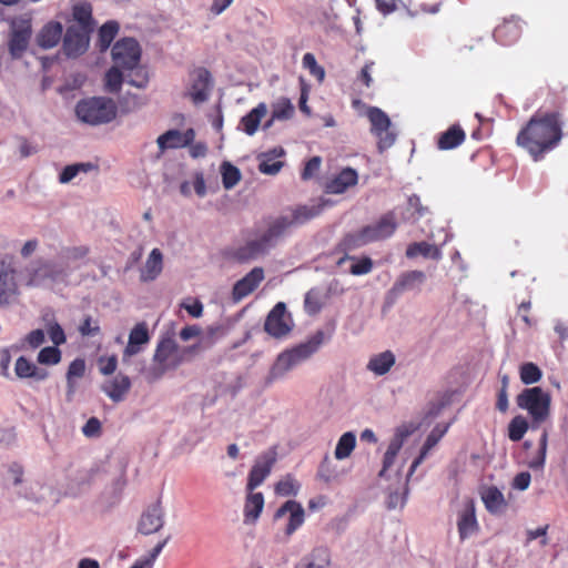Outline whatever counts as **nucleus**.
<instances>
[{
  "mask_svg": "<svg viewBox=\"0 0 568 568\" xmlns=\"http://www.w3.org/2000/svg\"><path fill=\"white\" fill-rule=\"evenodd\" d=\"M88 254L84 246L63 248L55 260L39 261L29 271L28 285L34 287L54 288L64 285L69 275L77 267L75 262Z\"/></svg>",
  "mask_w": 568,
  "mask_h": 568,
  "instance_id": "obj_1",
  "label": "nucleus"
},
{
  "mask_svg": "<svg viewBox=\"0 0 568 568\" xmlns=\"http://www.w3.org/2000/svg\"><path fill=\"white\" fill-rule=\"evenodd\" d=\"M561 136V124L557 113H548L540 118L535 115L518 133L517 144L538 161L546 151L559 143Z\"/></svg>",
  "mask_w": 568,
  "mask_h": 568,
  "instance_id": "obj_2",
  "label": "nucleus"
},
{
  "mask_svg": "<svg viewBox=\"0 0 568 568\" xmlns=\"http://www.w3.org/2000/svg\"><path fill=\"white\" fill-rule=\"evenodd\" d=\"M323 343L324 333L318 331L305 342L281 352L270 367L265 377V384L270 386L283 381L290 372L308 361L321 348Z\"/></svg>",
  "mask_w": 568,
  "mask_h": 568,
  "instance_id": "obj_3",
  "label": "nucleus"
},
{
  "mask_svg": "<svg viewBox=\"0 0 568 568\" xmlns=\"http://www.w3.org/2000/svg\"><path fill=\"white\" fill-rule=\"evenodd\" d=\"M112 59L115 65L128 71V83L138 89H143L149 82L146 72L139 67L141 48L136 40L124 38L112 48Z\"/></svg>",
  "mask_w": 568,
  "mask_h": 568,
  "instance_id": "obj_4",
  "label": "nucleus"
},
{
  "mask_svg": "<svg viewBox=\"0 0 568 568\" xmlns=\"http://www.w3.org/2000/svg\"><path fill=\"white\" fill-rule=\"evenodd\" d=\"M290 219L280 216L273 220L268 227L256 237L247 241L237 251L241 261H253L267 254L290 229Z\"/></svg>",
  "mask_w": 568,
  "mask_h": 568,
  "instance_id": "obj_5",
  "label": "nucleus"
},
{
  "mask_svg": "<svg viewBox=\"0 0 568 568\" xmlns=\"http://www.w3.org/2000/svg\"><path fill=\"white\" fill-rule=\"evenodd\" d=\"M416 429L417 426L414 423L402 424L395 429L383 457L382 469L378 473L381 478H395L397 481H400L405 460H398V454L405 440L415 433Z\"/></svg>",
  "mask_w": 568,
  "mask_h": 568,
  "instance_id": "obj_6",
  "label": "nucleus"
},
{
  "mask_svg": "<svg viewBox=\"0 0 568 568\" xmlns=\"http://www.w3.org/2000/svg\"><path fill=\"white\" fill-rule=\"evenodd\" d=\"M182 359L176 342L172 337L161 338L153 354L152 364L144 371L145 378L149 382L160 379L166 372L176 369Z\"/></svg>",
  "mask_w": 568,
  "mask_h": 568,
  "instance_id": "obj_7",
  "label": "nucleus"
},
{
  "mask_svg": "<svg viewBox=\"0 0 568 568\" xmlns=\"http://www.w3.org/2000/svg\"><path fill=\"white\" fill-rule=\"evenodd\" d=\"M75 114L78 120L85 124L99 125L115 118L116 106L111 99L89 98L77 103Z\"/></svg>",
  "mask_w": 568,
  "mask_h": 568,
  "instance_id": "obj_8",
  "label": "nucleus"
},
{
  "mask_svg": "<svg viewBox=\"0 0 568 568\" xmlns=\"http://www.w3.org/2000/svg\"><path fill=\"white\" fill-rule=\"evenodd\" d=\"M21 498L39 509L47 510L60 503L62 493L48 478L37 477L30 479L28 486L21 490Z\"/></svg>",
  "mask_w": 568,
  "mask_h": 568,
  "instance_id": "obj_9",
  "label": "nucleus"
},
{
  "mask_svg": "<svg viewBox=\"0 0 568 568\" xmlns=\"http://www.w3.org/2000/svg\"><path fill=\"white\" fill-rule=\"evenodd\" d=\"M397 229L394 213H387L379 220L349 234L348 241L353 246H364L390 237Z\"/></svg>",
  "mask_w": 568,
  "mask_h": 568,
  "instance_id": "obj_10",
  "label": "nucleus"
},
{
  "mask_svg": "<svg viewBox=\"0 0 568 568\" xmlns=\"http://www.w3.org/2000/svg\"><path fill=\"white\" fill-rule=\"evenodd\" d=\"M550 403V395L537 386L526 388L517 396V405L528 412L532 418L534 427L549 417Z\"/></svg>",
  "mask_w": 568,
  "mask_h": 568,
  "instance_id": "obj_11",
  "label": "nucleus"
},
{
  "mask_svg": "<svg viewBox=\"0 0 568 568\" xmlns=\"http://www.w3.org/2000/svg\"><path fill=\"white\" fill-rule=\"evenodd\" d=\"M366 116L371 122V132L377 138V146L381 152L390 148L396 140V134L390 131V119L388 115L376 106H369Z\"/></svg>",
  "mask_w": 568,
  "mask_h": 568,
  "instance_id": "obj_12",
  "label": "nucleus"
},
{
  "mask_svg": "<svg viewBox=\"0 0 568 568\" xmlns=\"http://www.w3.org/2000/svg\"><path fill=\"white\" fill-rule=\"evenodd\" d=\"M294 327L291 314L283 302H278L268 313L264 323L265 332L275 338H282L290 334Z\"/></svg>",
  "mask_w": 568,
  "mask_h": 568,
  "instance_id": "obj_13",
  "label": "nucleus"
},
{
  "mask_svg": "<svg viewBox=\"0 0 568 568\" xmlns=\"http://www.w3.org/2000/svg\"><path fill=\"white\" fill-rule=\"evenodd\" d=\"M31 38V22L28 19L14 20L11 24L9 52L13 59L20 58L28 48Z\"/></svg>",
  "mask_w": 568,
  "mask_h": 568,
  "instance_id": "obj_14",
  "label": "nucleus"
},
{
  "mask_svg": "<svg viewBox=\"0 0 568 568\" xmlns=\"http://www.w3.org/2000/svg\"><path fill=\"white\" fill-rule=\"evenodd\" d=\"M276 459L277 454L275 449H268L256 458L255 464L248 474L246 486L248 491H253L256 487L262 485L265 478L271 474Z\"/></svg>",
  "mask_w": 568,
  "mask_h": 568,
  "instance_id": "obj_15",
  "label": "nucleus"
},
{
  "mask_svg": "<svg viewBox=\"0 0 568 568\" xmlns=\"http://www.w3.org/2000/svg\"><path fill=\"white\" fill-rule=\"evenodd\" d=\"M211 89V74L206 69L199 68L190 74V87L186 94L194 104H200L206 101Z\"/></svg>",
  "mask_w": 568,
  "mask_h": 568,
  "instance_id": "obj_16",
  "label": "nucleus"
},
{
  "mask_svg": "<svg viewBox=\"0 0 568 568\" xmlns=\"http://www.w3.org/2000/svg\"><path fill=\"white\" fill-rule=\"evenodd\" d=\"M90 43V33L83 28L70 26L63 39L64 53L70 58L83 54Z\"/></svg>",
  "mask_w": 568,
  "mask_h": 568,
  "instance_id": "obj_17",
  "label": "nucleus"
},
{
  "mask_svg": "<svg viewBox=\"0 0 568 568\" xmlns=\"http://www.w3.org/2000/svg\"><path fill=\"white\" fill-rule=\"evenodd\" d=\"M18 293L17 272L11 262L0 261V305L10 304Z\"/></svg>",
  "mask_w": 568,
  "mask_h": 568,
  "instance_id": "obj_18",
  "label": "nucleus"
},
{
  "mask_svg": "<svg viewBox=\"0 0 568 568\" xmlns=\"http://www.w3.org/2000/svg\"><path fill=\"white\" fill-rule=\"evenodd\" d=\"M165 523V511L158 500L150 505L141 515L138 523V530L143 535L158 532Z\"/></svg>",
  "mask_w": 568,
  "mask_h": 568,
  "instance_id": "obj_19",
  "label": "nucleus"
},
{
  "mask_svg": "<svg viewBox=\"0 0 568 568\" xmlns=\"http://www.w3.org/2000/svg\"><path fill=\"white\" fill-rule=\"evenodd\" d=\"M150 342L146 323H138L130 332L128 344L122 354V362L128 364L131 357L140 354Z\"/></svg>",
  "mask_w": 568,
  "mask_h": 568,
  "instance_id": "obj_20",
  "label": "nucleus"
},
{
  "mask_svg": "<svg viewBox=\"0 0 568 568\" xmlns=\"http://www.w3.org/2000/svg\"><path fill=\"white\" fill-rule=\"evenodd\" d=\"M457 529L462 540L470 538L479 530L474 500L467 499L464 501L462 509L458 511Z\"/></svg>",
  "mask_w": 568,
  "mask_h": 568,
  "instance_id": "obj_21",
  "label": "nucleus"
},
{
  "mask_svg": "<svg viewBox=\"0 0 568 568\" xmlns=\"http://www.w3.org/2000/svg\"><path fill=\"white\" fill-rule=\"evenodd\" d=\"M264 270L260 266L252 268L244 277L239 280L232 290V300L237 303L253 293L264 280Z\"/></svg>",
  "mask_w": 568,
  "mask_h": 568,
  "instance_id": "obj_22",
  "label": "nucleus"
},
{
  "mask_svg": "<svg viewBox=\"0 0 568 568\" xmlns=\"http://www.w3.org/2000/svg\"><path fill=\"white\" fill-rule=\"evenodd\" d=\"M286 516L288 523L285 528V531L287 535H292L304 523V508L300 503L295 500H287L276 510L274 518L278 520Z\"/></svg>",
  "mask_w": 568,
  "mask_h": 568,
  "instance_id": "obj_23",
  "label": "nucleus"
},
{
  "mask_svg": "<svg viewBox=\"0 0 568 568\" xmlns=\"http://www.w3.org/2000/svg\"><path fill=\"white\" fill-rule=\"evenodd\" d=\"M195 133L193 129L186 131L169 130L156 139L161 152L168 149L184 148L193 142Z\"/></svg>",
  "mask_w": 568,
  "mask_h": 568,
  "instance_id": "obj_24",
  "label": "nucleus"
},
{
  "mask_svg": "<svg viewBox=\"0 0 568 568\" xmlns=\"http://www.w3.org/2000/svg\"><path fill=\"white\" fill-rule=\"evenodd\" d=\"M425 281L426 274L422 271L414 270L404 272L397 277L389 293L398 296L404 292L419 288Z\"/></svg>",
  "mask_w": 568,
  "mask_h": 568,
  "instance_id": "obj_25",
  "label": "nucleus"
},
{
  "mask_svg": "<svg viewBox=\"0 0 568 568\" xmlns=\"http://www.w3.org/2000/svg\"><path fill=\"white\" fill-rule=\"evenodd\" d=\"M131 388V381L126 375L118 374L102 385L103 393L114 403L122 402Z\"/></svg>",
  "mask_w": 568,
  "mask_h": 568,
  "instance_id": "obj_26",
  "label": "nucleus"
},
{
  "mask_svg": "<svg viewBox=\"0 0 568 568\" xmlns=\"http://www.w3.org/2000/svg\"><path fill=\"white\" fill-rule=\"evenodd\" d=\"M357 181L358 174L356 170L345 168L327 182L326 191L331 194H342L349 187L356 185Z\"/></svg>",
  "mask_w": 568,
  "mask_h": 568,
  "instance_id": "obj_27",
  "label": "nucleus"
},
{
  "mask_svg": "<svg viewBox=\"0 0 568 568\" xmlns=\"http://www.w3.org/2000/svg\"><path fill=\"white\" fill-rule=\"evenodd\" d=\"M449 425H437L433 428L430 434L427 436L425 444L423 445L419 455L413 460L409 470L408 476H412L417 467L424 462V459L427 457L428 453L437 445V443L440 440V438L446 434L448 430Z\"/></svg>",
  "mask_w": 568,
  "mask_h": 568,
  "instance_id": "obj_28",
  "label": "nucleus"
},
{
  "mask_svg": "<svg viewBox=\"0 0 568 568\" xmlns=\"http://www.w3.org/2000/svg\"><path fill=\"white\" fill-rule=\"evenodd\" d=\"M284 149L281 146L263 152L258 155V170L263 174L275 175L283 168V162L278 159L284 155Z\"/></svg>",
  "mask_w": 568,
  "mask_h": 568,
  "instance_id": "obj_29",
  "label": "nucleus"
},
{
  "mask_svg": "<svg viewBox=\"0 0 568 568\" xmlns=\"http://www.w3.org/2000/svg\"><path fill=\"white\" fill-rule=\"evenodd\" d=\"M395 363V354L392 351H384L369 357L366 369L375 376H384L392 369Z\"/></svg>",
  "mask_w": 568,
  "mask_h": 568,
  "instance_id": "obj_30",
  "label": "nucleus"
},
{
  "mask_svg": "<svg viewBox=\"0 0 568 568\" xmlns=\"http://www.w3.org/2000/svg\"><path fill=\"white\" fill-rule=\"evenodd\" d=\"M14 373L19 378H31L36 382H42L49 377V372L45 368L38 367L24 356H20L16 361Z\"/></svg>",
  "mask_w": 568,
  "mask_h": 568,
  "instance_id": "obj_31",
  "label": "nucleus"
},
{
  "mask_svg": "<svg viewBox=\"0 0 568 568\" xmlns=\"http://www.w3.org/2000/svg\"><path fill=\"white\" fill-rule=\"evenodd\" d=\"M94 473L91 470H79L70 479L62 496L78 497L84 494L92 480Z\"/></svg>",
  "mask_w": 568,
  "mask_h": 568,
  "instance_id": "obj_32",
  "label": "nucleus"
},
{
  "mask_svg": "<svg viewBox=\"0 0 568 568\" xmlns=\"http://www.w3.org/2000/svg\"><path fill=\"white\" fill-rule=\"evenodd\" d=\"M480 498L487 511L494 515L501 514L507 506L504 494L495 486L484 487Z\"/></svg>",
  "mask_w": 568,
  "mask_h": 568,
  "instance_id": "obj_33",
  "label": "nucleus"
},
{
  "mask_svg": "<svg viewBox=\"0 0 568 568\" xmlns=\"http://www.w3.org/2000/svg\"><path fill=\"white\" fill-rule=\"evenodd\" d=\"M63 27L60 22H48L37 36V43L43 49L55 47L62 37Z\"/></svg>",
  "mask_w": 568,
  "mask_h": 568,
  "instance_id": "obj_34",
  "label": "nucleus"
},
{
  "mask_svg": "<svg viewBox=\"0 0 568 568\" xmlns=\"http://www.w3.org/2000/svg\"><path fill=\"white\" fill-rule=\"evenodd\" d=\"M31 478L24 477V468L19 463H11L8 466L4 477L6 484L13 490V493L21 498V490L28 486Z\"/></svg>",
  "mask_w": 568,
  "mask_h": 568,
  "instance_id": "obj_35",
  "label": "nucleus"
},
{
  "mask_svg": "<svg viewBox=\"0 0 568 568\" xmlns=\"http://www.w3.org/2000/svg\"><path fill=\"white\" fill-rule=\"evenodd\" d=\"M267 114V105L265 103H258L246 115L241 119L240 125L243 132L247 135H254L261 124L262 119Z\"/></svg>",
  "mask_w": 568,
  "mask_h": 568,
  "instance_id": "obj_36",
  "label": "nucleus"
},
{
  "mask_svg": "<svg viewBox=\"0 0 568 568\" xmlns=\"http://www.w3.org/2000/svg\"><path fill=\"white\" fill-rule=\"evenodd\" d=\"M336 264L338 267H344V271L349 272L353 275H365L373 268V261L367 256L356 258L346 255L338 258Z\"/></svg>",
  "mask_w": 568,
  "mask_h": 568,
  "instance_id": "obj_37",
  "label": "nucleus"
},
{
  "mask_svg": "<svg viewBox=\"0 0 568 568\" xmlns=\"http://www.w3.org/2000/svg\"><path fill=\"white\" fill-rule=\"evenodd\" d=\"M163 268V255L159 248H153L142 270H141V280L144 282H150L155 280L162 272Z\"/></svg>",
  "mask_w": 568,
  "mask_h": 568,
  "instance_id": "obj_38",
  "label": "nucleus"
},
{
  "mask_svg": "<svg viewBox=\"0 0 568 568\" xmlns=\"http://www.w3.org/2000/svg\"><path fill=\"white\" fill-rule=\"evenodd\" d=\"M192 190H194L199 197H204L206 195L207 189L203 172H193L192 181H183L180 185V193L185 197L191 196Z\"/></svg>",
  "mask_w": 568,
  "mask_h": 568,
  "instance_id": "obj_39",
  "label": "nucleus"
},
{
  "mask_svg": "<svg viewBox=\"0 0 568 568\" xmlns=\"http://www.w3.org/2000/svg\"><path fill=\"white\" fill-rule=\"evenodd\" d=\"M264 507V497L261 493L250 491L244 506L245 523L253 524L260 517Z\"/></svg>",
  "mask_w": 568,
  "mask_h": 568,
  "instance_id": "obj_40",
  "label": "nucleus"
},
{
  "mask_svg": "<svg viewBox=\"0 0 568 568\" xmlns=\"http://www.w3.org/2000/svg\"><path fill=\"white\" fill-rule=\"evenodd\" d=\"M465 140V132L458 125H453L444 132L438 139V148L440 150H450L460 145Z\"/></svg>",
  "mask_w": 568,
  "mask_h": 568,
  "instance_id": "obj_41",
  "label": "nucleus"
},
{
  "mask_svg": "<svg viewBox=\"0 0 568 568\" xmlns=\"http://www.w3.org/2000/svg\"><path fill=\"white\" fill-rule=\"evenodd\" d=\"M519 34L520 23L519 20L516 19L505 21L503 24L498 26L494 32L495 38L505 43L515 41Z\"/></svg>",
  "mask_w": 568,
  "mask_h": 568,
  "instance_id": "obj_42",
  "label": "nucleus"
},
{
  "mask_svg": "<svg viewBox=\"0 0 568 568\" xmlns=\"http://www.w3.org/2000/svg\"><path fill=\"white\" fill-rule=\"evenodd\" d=\"M410 476L408 474L406 475V479L400 481H397L395 478H392L390 480H394L396 484H398V487L395 490H390L388 498H387V507L389 509H396V508H403L406 503V497L408 494V487L407 483Z\"/></svg>",
  "mask_w": 568,
  "mask_h": 568,
  "instance_id": "obj_43",
  "label": "nucleus"
},
{
  "mask_svg": "<svg viewBox=\"0 0 568 568\" xmlns=\"http://www.w3.org/2000/svg\"><path fill=\"white\" fill-rule=\"evenodd\" d=\"M73 19L78 22V24H73L74 27L83 28L90 33L93 30L91 4L87 2L74 4Z\"/></svg>",
  "mask_w": 568,
  "mask_h": 568,
  "instance_id": "obj_44",
  "label": "nucleus"
},
{
  "mask_svg": "<svg viewBox=\"0 0 568 568\" xmlns=\"http://www.w3.org/2000/svg\"><path fill=\"white\" fill-rule=\"evenodd\" d=\"M423 255L433 260H439L442 253L439 248L427 242H418L410 244L406 250V256L409 258Z\"/></svg>",
  "mask_w": 568,
  "mask_h": 568,
  "instance_id": "obj_45",
  "label": "nucleus"
},
{
  "mask_svg": "<svg viewBox=\"0 0 568 568\" xmlns=\"http://www.w3.org/2000/svg\"><path fill=\"white\" fill-rule=\"evenodd\" d=\"M356 445V436L352 432L344 433L335 447L334 456L338 460H343L352 454Z\"/></svg>",
  "mask_w": 568,
  "mask_h": 568,
  "instance_id": "obj_46",
  "label": "nucleus"
},
{
  "mask_svg": "<svg viewBox=\"0 0 568 568\" xmlns=\"http://www.w3.org/2000/svg\"><path fill=\"white\" fill-rule=\"evenodd\" d=\"M118 65H113L105 74V89L111 93L120 91L122 82H128V74Z\"/></svg>",
  "mask_w": 568,
  "mask_h": 568,
  "instance_id": "obj_47",
  "label": "nucleus"
},
{
  "mask_svg": "<svg viewBox=\"0 0 568 568\" xmlns=\"http://www.w3.org/2000/svg\"><path fill=\"white\" fill-rule=\"evenodd\" d=\"M119 31V24L115 21L105 22L99 30L98 45L101 51H105Z\"/></svg>",
  "mask_w": 568,
  "mask_h": 568,
  "instance_id": "obj_48",
  "label": "nucleus"
},
{
  "mask_svg": "<svg viewBox=\"0 0 568 568\" xmlns=\"http://www.w3.org/2000/svg\"><path fill=\"white\" fill-rule=\"evenodd\" d=\"M224 189H233L241 180L240 170L230 162H223L220 169Z\"/></svg>",
  "mask_w": 568,
  "mask_h": 568,
  "instance_id": "obj_49",
  "label": "nucleus"
},
{
  "mask_svg": "<svg viewBox=\"0 0 568 568\" xmlns=\"http://www.w3.org/2000/svg\"><path fill=\"white\" fill-rule=\"evenodd\" d=\"M294 111V105L287 98H280L272 104L273 119H277L278 121L291 119Z\"/></svg>",
  "mask_w": 568,
  "mask_h": 568,
  "instance_id": "obj_50",
  "label": "nucleus"
},
{
  "mask_svg": "<svg viewBox=\"0 0 568 568\" xmlns=\"http://www.w3.org/2000/svg\"><path fill=\"white\" fill-rule=\"evenodd\" d=\"M301 484L291 475L284 476L275 485V493L280 496H296L300 491Z\"/></svg>",
  "mask_w": 568,
  "mask_h": 568,
  "instance_id": "obj_51",
  "label": "nucleus"
},
{
  "mask_svg": "<svg viewBox=\"0 0 568 568\" xmlns=\"http://www.w3.org/2000/svg\"><path fill=\"white\" fill-rule=\"evenodd\" d=\"M329 560L324 550H314L305 557L296 568H328Z\"/></svg>",
  "mask_w": 568,
  "mask_h": 568,
  "instance_id": "obj_52",
  "label": "nucleus"
},
{
  "mask_svg": "<svg viewBox=\"0 0 568 568\" xmlns=\"http://www.w3.org/2000/svg\"><path fill=\"white\" fill-rule=\"evenodd\" d=\"M93 169L91 163H75L67 165L59 175L60 183H69L80 173H87Z\"/></svg>",
  "mask_w": 568,
  "mask_h": 568,
  "instance_id": "obj_53",
  "label": "nucleus"
},
{
  "mask_svg": "<svg viewBox=\"0 0 568 568\" xmlns=\"http://www.w3.org/2000/svg\"><path fill=\"white\" fill-rule=\"evenodd\" d=\"M317 214H318V210L314 206H301V207H297L292 213V215H286V216L291 221V223H290V227H291L293 225L303 224L306 221L316 216Z\"/></svg>",
  "mask_w": 568,
  "mask_h": 568,
  "instance_id": "obj_54",
  "label": "nucleus"
},
{
  "mask_svg": "<svg viewBox=\"0 0 568 568\" xmlns=\"http://www.w3.org/2000/svg\"><path fill=\"white\" fill-rule=\"evenodd\" d=\"M520 379L524 384L530 385L540 381L542 373L534 363H525L520 366Z\"/></svg>",
  "mask_w": 568,
  "mask_h": 568,
  "instance_id": "obj_55",
  "label": "nucleus"
},
{
  "mask_svg": "<svg viewBox=\"0 0 568 568\" xmlns=\"http://www.w3.org/2000/svg\"><path fill=\"white\" fill-rule=\"evenodd\" d=\"M528 429L527 420L521 416L511 419L508 426V436L513 442L520 440Z\"/></svg>",
  "mask_w": 568,
  "mask_h": 568,
  "instance_id": "obj_56",
  "label": "nucleus"
},
{
  "mask_svg": "<svg viewBox=\"0 0 568 568\" xmlns=\"http://www.w3.org/2000/svg\"><path fill=\"white\" fill-rule=\"evenodd\" d=\"M61 361V352L54 346L42 348L38 354V363L43 365H55Z\"/></svg>",
  "mask_w": 568,
  "mask_h": 568,
  "instance_id": "obj_57",
  "label": "nucleus"
},
{
  "mask_svg": "<svg viewBox=\"0 0 568 568\" xmlns=\"http://www.w3.org/2000/svg\"><path fill=\"white\" fill-rule=\"evenodd\" d=\"M549 526L545 525L542 527H538L536 529H527L526 530V545L530 544L535 539H539L541 546H546L548 544L547 531Z\"/></svg>",
  "mask_w": 568,
  "mask_h": 568,
  "instance_id": "obj_58",
  "label": "nucleus"
},
{
  "mask_svg": "<svg viewBox=\"0 0 568 568\" xmlns=\"http://www.w3.org/2000/svg\"><path fill=\"white\" fill-rule=\"evenodd\" d=\"M47 332H48V335H49L51 342L53 343V345L59 346V345L65 343L67 338H65L64 331L58 323H55V322L49 323L47 326Z\"/></svg>",
  "mask_w": 568,
  "mask_h": 568,
  "instance_id": "obj_59",
  "label": "nucleus"
},
{
  "mask_svg": "<svg viewBox=\"0 0 568 568\" xmlns=\"http://www.w3.org/2000/svg\"><path fill=\"white\" fill-rule=\"evenodd\" d=\"M305 310L308 314H315L321 308L320 293L316 290H311L305 295L304 301Z\"/></svg>",
  "mask_w": 568,
  "mask_h": 568,
  "instance_id": "obj_60",
  "label": "nucleus"
},
{
  "mask_svg": "<svg viewBox=\"0 0 568 568\" xmlns=\"http://www.w3.org/2000/svg\"><path fill=\"white\" fill-rule=\"evenodd\" d=\"M99 371L103 375H111L115 372L118 366V358L115 355L101 356L98 359Z\"/></svg>",
  "mask_w": 568,
  "mask_h": 568,
  "instance_id": "obj_61",
  "label": "nucleus"
},
{
  "mask_svg": "<svg viewBox=\"0 0 568 568\" xmlns=\"http://www.w3.org/2000/svg\"><path fill=\"white\" fill-rule=\"evenodd\" d=\"M79 332L82 336H95L100 333L99 322L91 316H87L80 324Z\"/></svg>",
  "mask_w": 568,
  "mask_h": 568,
  "instance_id": "obj_62",
  "label": "nucleus"
},
{
  "mask_svg": "<svg viewBox=\"0 0 568 568\" xmlns=\"http://www.w3.org/2000/svg\"><path fill=\"white\" fill-rule=\"evenodd\" d=\"M303 64L310 69L311 73L323 80L325 72L322 67H320L315 60V57L312 53H305L303 57Z\"/></svg>",
  "mask_w": 568,
  "mask_h": 568,
  "instance_id": "obj_63",
  "label": "nucleus"
},
{
  "mask_svg": "<svg viewBox=\"0 0 568 568\" xmlns=\"http://www.w3.org/2000/svg\"><path fill=\"white\" fill-rule=\"evenodd\" d=\"M322 160L320 156H313L310 159L303 170L302 178L308 180L313 178L321 168Z\"/></svg>",
  "mask_w": 568,
  "mask_h": 568,
  "instance_id": "obj_64",
  "label": "nucleus"
}]
</instances>
